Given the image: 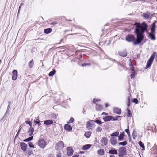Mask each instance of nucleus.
I'll list each match as a JSON object with an SVG mask.
<instances>
[{
    "instance_id": "obj_1",
    "label": "nucleus",
    "mask_w": 157,
    "mask_h": 157,
    "mask_svg": "<svg viewBox=\"0 0 157 157\" xmlns=\"http://www.w3.org/2000/svg\"><path fill=\"white\" fill-rule=\"evenodd\" d=\"M135 26L136 27L135 29V33L136 34V39L134 36L130 34L126 36V40L128 42H133V44H139L143 40L144 37V33L147 30V25L145 23L141 25L140 23L136 22L134 24Z\"/></svg>"
},
{
    "instance_id": "obj_2",
    "label": "nucleus",
    "mask_w": 157,
    "mask_h": 157,
    "mask_svg": "<svg viewBox=\"0 0 157 157\" xmlns=\"http://www.w3.org/2000/svg\"><path fill=\"white\" fill-rule=\"evenodd\" d=\"M156 53L155 52H154L153 53L152 55L150 57L147 62V64L146 67V69L148 68L151 66L155 57V55H156Z\"/></svg>"
},
{
    "instance_id": "obj_3",
    "label": "nucleus",
    "mask_w": 157,
    "mask_h": 157,
    "mask_svg": "<svg viewBox=\"0 0 157 157\" xmlns=\"http://www.w3.org/2000/svg\"><path fill=\"white\" fill-rule=\"evenodd\" d=\"M119 157H123V156L126 155V148H119Z\"/></svg>"
},
{
    "instance_id": "obj_4",
    "label": "nucleus",
    "mask_w": 157,
    "mask_h": 157,
    "mask_svg": "<svg viewBox=\"0 0 157 157\" xmlns=\"http://www.w3.org/2000/svg\"><path fill=\"white\" fill-rule=\"evenodd\" d=\"M38 144L40 147H45L46 145V143L44 140L41 139L39 140Z\"/></svg>"
},
{
    "instance_id": "obj_5",
    "label": "nucleus",
    "mask_w": 157,
    "mask_h": 157,
    "mask_svg": "<svg viewBox=\"0 0 157 157\" xmlns=\"http://www.w3.org/2000/svg\"><path fill=\"white\" fill-rule=\"evenodd\" d=\"M67 154L68 156H71L73 153V150L72 148H67Z\"/></svg>"
},
{
    "instance_id": "obj_6",
    "label": "nucleus",
    "mask_w": 157,
    "mask_h": 157,
    "mask_svg": "<svg viewBox=\"0 0 157 157\" xmlns=\"http://www.w3.org/2000/svg\"><path fill=\"white\" fill-rule=\"evenodd\" d=\"M12 79L13 80H16L17 76V70H14L13 71Z\"/></svg>"
},
{
    "instance_id": "obj_7",
    "label": "nucleus",
    "mask_w": 157,
    "mask_h": 157,
    "mask_svg": "<svg viewBox=\"0 0 157 157\" xmlns=\"http://www.w3.org/2000/svg\"><path fill=\"white\" fill-rule=\"evenodd\" d=\"M111 144L113 145H115L117 144V140L115 137H111L110 139Z\"/></svg>"
},
{
    "instance_id": "obj_8",
    "label": "nucleus",
    "mask_w": 157,
    "mask_h": 157,
    "mask_svg": "<svg viewBox=\"0 0 157 157\" xmlns=\"http://www.w3.org/2000/svg\"><path fill=\"white\" fill-rule=\"evenodd\" d=\"M44 124L46 125H49L53 123V121L51 120H48L44 121Z\"/></svg>"
},
{
    "instance_id": "obj_9",
    "label": "nucleus",
    "mask_w": 157,
    "mask_h": 157,
    "mask_svg": "<svg viewBox=\"0 0 157 157\" xmlns=\"http://www.w3.org/2000/svg\"><path fill=\"white\" fill-rule=\"evenodd\" d=\"M64 128L66 130L69 131L71 130L72 129V127L68 124H65L64 126Z\"/></svg>"
},
{
    "instance_id": "obj_10",
    "label": "nucleus",
    "mask_w": 157,
    "mask_h": 157,
    "mask_svg": "<svg viewBox=\"0 0 157 157\" xmlns=\"http://www.w3.org/2000/svg\"><path fill=\"white\" fill-rule=\"evenodd\" d=\"M113 117L111 116H107L103 118V120L105 122H107L111 120Z\"/></svg>"
},
{
    "instance_id": "obj_11",
    "label": "nucleus",
    "mask_w": 157,
    "mask_h": 157,
    "mask_svg": "<svg viewBox=\"0 0 157 157\" xmlns=\"http://www.w3.org/2000/svg\"><path fill=\"white\" fill-rule=\"evenodd\" d=\"M113 112L114 113L118 114H120L121 112V109L117 108H113Z\"/></svg>"
},
{
    "instance_id": "obj_12",
    "label": "nucleus",
    "mask_w": 157,
    "mask_h": 157,
    "mask_svg": "<svg viewBox=\"0 0 157 157\" xmlns=\"http://www.w3.org/2000/svg\"><path fill=\"white\" fill-rule=\"evenodd\" d=\"M149 37L152 40H155V34L154 33H149Z\"/></svg>"
},
{
    "instance_id": "obj_13",
    "label": "nucleus",
    "mask_w": 157,
    "mask_h": 157,
    "mask_svg": "<svg viewBox=\"0 0 157 157\" xmlns=\"http://www.w3.org/2000/svg\"><path fill=\"white\" fill-rule=\"evenodd\" d=\"M64 146V144L62 141H60L58 142L56 145V147H63Z\"/></svg>"
},
{
    "instance_id": "obj_14",
    "label": "nucleus",
    "mask_w": 157,
    "mask_h": 157,
    "mask_svg": "<svg viewBox=\"0 0 157 157\" xmlns=\"http://www.w3.org/2000/svg\"><path fill=\"white\" fill-rule=\"evenodd\" d=\"M33 128L32 127H30L29 128V130L28 132V134L29 136H30L33 134Z\"/></svg>"
},
{
    "instance_id": "obj_15",
    "label": "nucleus",
    "mask_w": 157,
    "mask_h": 157,
    "mask_svg": "<svg viewBox=\"0 0 157 157\" xmlns=\"http://www.w3.org/2000/svg\"><path fill=\"white\" fill-rule=\"evenodd\" d=\"M101 142L102 144L106 145L108 143V140L106 138H104L101 139Z\"/></svg>"
},
{
    "instance_id": "obj_16",
    "label": "nucleus",
    "mask_w": 157,
    "mask_h": 157,
    "mask_svg": "<svg viewBox=\"0 0 157 157\" xmlns=\"http://www.w3.org/2000/svg\"><path fill=\"white\" fill-rule=\"evenodd\" d=\"M26 154L28 156H29L32 153V150L31 149V148H27V151L26 152Z\"/></svg>"
},
{
    "instance_id": "obj_17",
    "label": "nucleus",
    "mask_w": 157,
    "mask_h": 157,
    "mask_svg": "<svg viewBox=\"0 0 157 157\" xmlns=\"http://www.w3.org/2000/svg\"><path fill=\"white\" fill-rule=\"evenodd\" d=\"M124 136V133L123 132L121 133L118 137V140L120 141H122L123 140Z\"/></svg>"
},
{
    "instance_id": "obj_18",
    "label": "nucleus",
    "mask_w": 157,
    "mask_h": 157,
    "mask_svg": "<svg viewBox=\"0 0 157 157\" xmlns=\"http://www.w3.org/2000/svg\"><path fill=\"white\" fill-rule=\"evenodd\" d=\"M97 153L100 155H103L104 154V151L103 149H100L97 151Z\"/></svg>"
},
{
    "instance_id": "obj_19",
    "label": "nucleus",
    "mask_w": 157,
    "mask_h": 157,
    "mask_svg": "<svg viewBox=\"0 0 157 157\" xmlns=\"http://www.w3.org/2000/svg\"><path fill=\"white\" fill-rule=\"evenodd\" d=\"M119 54L120 56L123 57H125L127 54L126 52L125 51L120 52Z\"/></svg>"
},
{
    "instance_id": "obj_20",
    "label": "nucleus",
    "mask_w": 157,
    "mask_h": 157,
    "mask_svg": "<svg viewBox=\"0 0 157 157\" xmlns=\"http://www.w3.org/2000/svg\"><path fill=\"white\" fill-rule=\"evenodd\" d=\"M119 135V132L118 131L116 132L110 134L111 137H117Z\"/></svg>"
},
{
    "instance_id": "obj_21",
    "label": "nucleus",
    "mask_w": 157,
    "mask_h": 157,
    "mask_svg": "<svg viewBox=\"0 0 157 157\" xmlns=\"http://www.w3.org/2000/svg\"><path fill=\"white\" fill-rule=\"evenodd\" d=\"M52 31V29L50 28H47L44 30V32L46 34L50 33Z\"/></svg>"
},
{
    "instance_id": "obj_22",
    "label": "nucleus",
    "mask_w": 157,
    "mask_h": 157,
    "mask_svg": "<svg viewBox=\"0 0 157 157\" xmlns=\"http://www.w3.org/2000/svg\"><path fill=\"white\" fill-rule=\"evenodd\" d=\"M127 110L128 113L127 116L128 117H131L132 116V113L130 110L129 109L127 108Z\"/></svg>"
},
{
    "instance_id": "obj_23",
    "label": "nucleus",
    "mask_w": 157,
    "mask_h": 157,
    "mask_svg": "<svg viewBox=\"0 0 157 157\" xmlns=\"http://www.w3.org/2000/svg\"><path fill=\"white\" fill-rule=\"evenodd\" d=\"M33 64L34 62L33 59L29 63V66L30 68L33 67Z\"/></svg>"
},
{
    "instance_id": "obj_24",
    "label": "nucleus",
    "mask_w": 157,
    "mask_h": 157,
    "mask_svg": "<svg viewBox=\"0 0 157 157\" xmlns=\"http://www.w3.org/2000/svg\"><path fill=\"white\" fill-rule=\"evenodd\" d=\"M109 152L110 154H117V151L116 150L113 149L109 150Z\"/></svg>"
},
{
    "instance_id": "obj_25",
    "label": "nucleus",
    "mask_w": 157,
    "mask_h": 157,
    "mask_svg": "<svg viewBox=\"0 0 157 157\" xmlns=\"http://www.w3.org/2000/svg\"><path fill=\"white\" fill-rule=\"evenodd\" d=\"M91 134V132H86L85 133L84 135L86 138H88L90 136Z\"/></svg>"
},
{
    "instance_id": "obj_26",
    "label": "nucleus",
    "mask_w": 157,
    "mask_h": 157,
    "mask_svg": "<svg viewBox=\"0 0 157 157\" xmlns=\"http://www.w3.org/2000/svg\"><path fill=\"white\" fill-rule=\"evenodd\" d=\"M127 144V141H124L123 142H120L118 143V146L120 145H122V146H125Z\"/></svg>"
},
{
    "instance_id": "obj_27",
    "label": "nucleus",
    "mask_w": 157,
    "mask_h": 157,
    "mask_svg": "<svg viewBox=\"0 0 157 157\" xmlns=\"http://www.w3.org/2000/svg\"><path fill=\"white\" fill-rule=\"evenodd\" d=\"M92 124H91V123L89 122L88 121L87 122V124H86V127L88 129H91V127Z\"/></svg>"
},
{
    "instance_id": "obj_28",
    "label": "nucleus",
    "mask_w": 157,
    "mask_h": 157,
    "mask_svg": "<svg viewBox=\"0 0 157 157\" xmlns=\"http://www.w3.org/2000/svg\"><path fill=\"white\" fill-rule=\"evenodd\" d=\"M56 72L55 70H53L52 71H51L48 74V75L50 76H53Z\"/></svg>"
},
{
    "instance_id": "obj_29",
    "label": "nucleus",
    "mask_w": 157,
    "mask_h": 157,
    "mask_svg": "<svg viewBox=\"0 0 157 157\" xmlns=\"http://www.w3.org/2000/svg\"><path fill=\"white\" fill-rule=\"evenodd\" d=\"M21 147H27V144L23 142H21L20 144Z\"/></svg>"
},
{
    "instance_id": "obj_30",
    "label": "nucleus",
    "mask_w": 157,
    "mask_h": 157,
    "mask_svg": "<svg viewBox=\"0 0 157 157\" xmlns=\"http://www.w3.org/2000/svg\"><path fill=\"white\" fill-rule=\"evenodd\" d=\"M97 105L96 106V108L98 110H100L102 108V106L100 105H98L96 104Z\"/></svg>"
},
{
    "instance_id": "obj_31",
    "label": "nucleus",
    "mask_w": 157,
    "mask_h": 157,
    "mask_svg": "<svg viewBox=\"0 0 157 157\" xmlns=\"http://www.w3.org/2000/svg\"><path fill=\"white\" fill-rule=\"evenodd\" d=\"M143 16L144 18L147 19L149 18V15L148 14L145 13L143 14Z\"/></svg>"
},
{
    "instance_id": "obj_32",
    "label": "nucleus",
    "mask_w": 157,
    "mask_h": 157,
    "mask_svg": "<svg viewBox=\"0 0 157 157\" xmlns=\"http://www.w3.org/2000/svg\"><path fill=\"white\" fill-rule=\"evenodd\" d=\"M10 106V104H9V105H8L5 114H4V116H6V113H7L9 112Z\"/></svg>"
},
{
    "instance_id": "obj_33",
    "label": "nucleus",
    "mask_w": 157,
    "mask_h": 157,
    "mask_svg": "<svg viewBox=\"0 0 157 157\" xmlns=\"http://www.w3.org/2000/svg\"><path fill=\"white\" fill-rule=\"evenodd\" d=\"M95 122L98 124H102V122L101 121L97 119L96 120L94 121Z\"/></svg>"
},
{
    "instance_id": "obj_34",
    "label": "nucleus",
    "mask_w": 157,
    "mask_h": 157,
    "mask_svg": "<svg viewBox=\"0 0 157 157\" xmlns=\"http://www.w3.org/2000/svg\"><path fill=\"white\" fill-rule=\"evenodd\" d=\"M102 128L100 127H98L96 128V131L98 132H101L102 130Z\"/></svg>"
},
{
    "instance_id": "obj_35",
    "label": "nucleus",
    "mask_w": 157,
    "mask_h": 157,
    "mask_svg": "<svg viewBox=\"0 0 157 157\" xmlns=\"http://www.w3.org/2000/svg\"><path fill=\"white\" fill-rule=\"evenodd\" d=\"M155 28L154 27H151V32L150 33H154L155 32Z\"/></svg>"
},
{
    "instance_id": "obj_36",
    "label": "nucleus",
    "mask_w": 157,
    "mask_h": 157,
    "mask_svg": "<svg viewBox=\"0 0 157 157\" xmlns=\"http://www.w3.org/2000/svg\"><path fill=\"white\" fill-rule=\"evenodd\" d=\"M138 144L141 147H144V145L143 144V143L141 141L139 142Z\"/></svg>"
},
{
    "instance_id": "obj_37",
    "label": "nucleus",
    "mask_w": 157,
    "mask_h": 157,
    "mask_svg": "<svg viewBox=\"0 0 157 157\" xmlns=\"http://www.w3.org/2000/svg\"><path fill=\"white\" fill-rule=\"evenodd\" d=\"M136 72H133L131 75V78H134L135 75H136Z\"/></svg>"
},
{
    "instance_id": "obj_38",
    "label": "nucleus",
    "mask_w": 157,
    "mask_h": 157,
    "mask_svg": "<svg viewBox=\"0 0 157 157\" xmlns=\"http://www.w3.org/2000/svg\"><path fill=\"white\" fill-rule=\"evenodd\" d=\"M130 100L129 97H128V99L127 100V106L129 107L130 105Z\"/></svg>"
},
{
    "instance_id": "obj_39",
    "label": "nucleus",
    "mask_w": 157,
    "mask_h": 157,
    "mask_svg": "<svg viewBox=\"0 0 157 157\" xmlns=\"http://www.w3.org/2000/svg\"><path fill=\"white\" fill-rule=\"evenodd\" d=\"M74 121V119L72 117H71L69 120V122H67V123H72Z\"/></svg>"
},
{
    "instance_id": "obj_40",
    "label": "nucleus",
    "mask_w": 157,
    "mask_h": 157,
    "mask_svg": "<svg viewBox=\"0 0 157 157\" xmlns=\"http://www.w3.org/2000/svg\"><path fill=\"white\" fill-rule=\"evenodd\" d=\"M28 143L29 147H34V146L31 142H29Z\"/></svg>"
},
{
    "instance_id": "obj_41",
    "label": "nucleus",
    "mask_w": 157,
    "mask_h": 157,
    "mask_svg": "<svg viewBox=\"0 0 157 157\" xmlns=\"http://www.w3.org/2000/svg\"><path fill=\"white\" fill-rule=\"evenodd\" d=\"M133 102L137 104L138 103V100L136 98H134L133 100Z\"/></svg>"
},
{
    "instance_id": "obj_42",
    "label": "nucleus",
    "mask_w": 157,
    "mask_h": 157,
    "mask_svg": "<svg viewBox=\"0 0 157 157\" xmlns=\"http://www.w3.org/2000/svg\"><path fill=\"white\" fill-rule=\"evenodd\" d=\"M34 123H36L35 125H36V124H37L39 126L41 125V124L40 123V122L39 121H35Z\"/></svg>"
},
{
    "instance_id": "obj_43",
    "label": "nucleus",
    "mask_w": 157,
    "mask_h": 157,
    "mask_svg": "<svg viewBox=\"0 0 157 157\" xmlns=\"http://www.w3.org/2000/svg\"><path fill=\"white\" fill-rule=\"evenodd\" d=\"M25 123L26 124H28L30 126V127H32V123L30 121H26Z\"/></svg>"
},
{
    "instance_id": "obj_44",
    "label": "nucleus",
    "mask_w": 157,
    "mask_h": 157,
    "mask_svg": "<svg viewBox=\"0 0 157 157\" xmlns=\"http://www.w3.org/2000/svg\"><path fill=\"white\" fill-rule=\"evenodd\" d=\"M33 138V137L31 136V137H29L26 139L27 141H29L32 140Z\"/></svg>"
},
{
    "instance_id": "obj_45",
    "label": "nucleus",
    "mask_w": 157,
    "mask_h": 157,
    "mask_svg": "<svg viewBox=\"0 0 157 157\" xmlns=\"http://www.w3.org/2000/svg\"><path fill=\"white\" fill-rule=\"evenodd\" d=\"M100 101V100L99 99H94L93 100V102L94 103H96V102L99 101Z\"/></svg>"
},
{
    "instance_id": "obj_46",
    "label": "nucleus",
    "mask_w": 157,
    "mask_h": 157,
    "mask_svg": "<svg viewBox=\"0 0 157 157\" xmlns=\"http://www.w3.org/2000/svg\"><path fill=\"white\" fill-rule=\"evenodd\" d=\"M92 146V145L91 144H86L84 145L82 147H90Z\"/></svg>"
},
{
    "instance_id": "obj_47",
    "label": "nucleus",
    "mask_w": 157,
    "mask_h": 157,
    "mask_svg": "<svg viewBox=\"0 0 157 157\" xmlns=\"http://www.w3.org/2000/svg\"><path fill=\"white\" fill-rule=\"evenodd\" d=\"M125 131L128 135H129V136L130 135L129 131V129H126L125 130Z\"/></svg>"
},
{
    "instance_id": "obj_48",
    "label": "nucleus",
    "mask_w": 157,
    "mask_h": 157,
    "mask_svg": "<svg viewBox=\"0 0 157 157\" xmlns=\"http://www.w3.org/2000/svg\"><path fill=\"white\" fill-rule=\"evenodd\" d=\"M61 153L60 152H59L57 154V157H61Z\"/></svg>"
},
{
    "instance_id": "obj_49",
    "label": "nucleus",
    "mask_w": 157,
    "mask_h": 157,
    "mask_svg": "<svg viewBox=\"0 0 157 157\" xmlns=\"http://www.w3.org/2000/svg\"><path fill=\"white\" fill-rule=\"evenodd\" d=\"M131 70L132 71H134V67L132 63H131Z\"/></svg>"
},
{
    "instance_id": "obj_50",
    "label": "nucleus",
    "mask_w": 157,
    "mask_h": 157,
    "mask_svg": "<svg viewBox=\"0 0 157 157\" xmlns=\"http://www.w3.org/2000/svg\"><path fill=\"white\" fill-rule=\"evenodd\" d=\"M90 65V63H84L82 64V66H86L87 65Z\"/></svg>"
},
{
    "instance_id": "obj_51",
    "label": "nucleus",
    "mask_w": 157,
    "mask_h": 157,
    "mask_svg": "<svg viewBox=\"0 0 157 157\" xmlns=\"http://www.w3.org/2000/svg\"><path fill=\"white\" fill-rule=\"evenodd\" d=\"M22 150L23 151H24L26 152L27 151V148H21Z\"/></svg>"
},
{
    "instance_id": "obj_52",
    "label": "nucleus",
    "mask_w": 157,
    "mask_h": 157,
    "mask_svg": "<svg viewBox=\"0 0 157 157\" xmlns=\"http://www.w3.org/2000/svg\"><path fill=\"white\" fill-rule=\"evenodd\" d=\"M112 119L113 121H115L117 120V116L114 117Z\"/></svg>"
},
{
    "instance_id": "obj_53",
    "label": "nucleus",
    "mask_w": 157,
    "mask_h": 157,
    "mask_svg": "<svg viewBox=\"0 0 157 157\" xmlns=\"http://www.w3.org/2000/svg\"><path fill=\"white\" fill-rule=\"evenodd\" d=\"M79 155L78 154L76 155L73 156L72 157H78Z\"/></svg>"
},
{
    "instance_id": "obj_54",
    "label": "nucleus",
    "mask_w": 157,
    "mask_h": 157,
    "mask_svg": "<svg viewBox=\"0 0 157 157\" xmlns=\"http://www.w3.org/2000/svg\"><path fill=\"white\" fill-rule=\"evenodd\" d=\"M155 23L154 22L152 24V27H155Z\"/></svg>"
},
{
    "instance_id": "obj_55",
    "label": "nucleus",
    "mask_w": 157,
    "mask_h": 157,
    "mask_svg": "<svg viewBox=\"0 0 157 157\" xmlns=\"http://www.w3.org/2000/svg\"><path fill=\"white\" fill-rule=\"evenodd\" d=\"M108 113H105V112H103L102 113V115H103V114H105V115H108Z\"/></svg>"
},
{
    "instance_id": "obj_56",
    "label": "nucleus",
    "mask_w": 157,
    "mask_h": 157,
    "mask_svg": "<svg viewBox=\"0 0 157 157\" xmlns=\"http://www.w3.org/2000/svg\"><path fill=\"white\" fill-rule=\"evenodd\" d=\"M89 148H82V150H86Z\"/></svg>"
},
{
    "instance_id": "obj_57",
    "label": "nucleus",
    "mask_w": 157,
    "mask_h": 157,
    "mask_svg": "<svg viewBox=\"0 0 157 157\" xmlns=\"http://www.w3.org/2000/svg\"><path fill=\"white\" fill-rule=\"evenodd\" d=\"M146 144H147V146L148 147L150 146H149V145H150V144L149 143V142H147L146 143Z\"/></svg>"
},
{
    "instance_id": "obj_58",
    "label": "nucleus",
    "mask_w": 157,
    "mask_h": 157,
    "mask_svg": "<svg viewBox=\"0 0 157 157\" xmlns=\"http://www.w3.org/2000/svg\"><path fill=\"white\" fill-rule=\"evenodd\" d=\"M21 8V6H19V9H18V13H19V11H20V9Z\"/></svg>"
},
{
    "instance_id": "obj_59",
    "label": "nucleus",
    "mask_w": 157,
    "mask_h": 157,
    "mask_svg": "<svg viewBox=\"0 0 157 157\" xmlns=\"http://www.w3.org/2000/svg\"><path fill=\"white\" fill-rule=\"evenodd\" d=\"M154 150H155V151H156L155 152L156 154H157V148H155V149H154Z\"/></svg>"
},
{
    "instance_id": "obj_60",
    "label": "nucleus",
    "mask_w": 157,
    "mask_h": 157,
    "mask_svg": "<svg viewBox=\"0 0 157 157\" xmlns=\"http://www.w3.org/2000/svg\"><path fill=\"white\" fill-rule=\"evenodd\" d=\"M48 157H52V156L51 154L49 155Z\"/></svg>"
},
{
    "instance_id": "obj_61",
    "label": "nucleus",
    "mask_w": 157,
    "mask_h": 157,
    "mask_svg": "<svg viewBox=\"0 0 157 157\" xmlns=\"http://www.w3.org/2000/svg\"><path fill=\"white\" fill-rule=\"evenodd\" d=\"M80 153L81 154H83L84 153V151H80Z\"/></svg>"
},
{
    "instance_id": "obj_62",
    "label": "nucleus",
    "mask_w": 157,
    "mask_h": 157,
    "mask_svg": "<svg viewBox=\"0 0 157 157\" xmlns=\"http://www.w3.org/2000/svg\"><path fill=\"white\" fill-rule=\"evenodd\" d=\"M23 4V3H21L20 5V6H21Z\"/></svg>"
},
{
    "instance_id": "obj_63",
    "label": "nucleus",
    "mask_w": 157,
    "mask_h": 157,
    "mask_svg": "<svg viewBox=\"0 0 157 157\" xmlns=\"http://www.w3.org/2000/svg\"><path fill=\"white\" fill-rule=\"evenodd\" d=\"M105 105L106 107H107L108 106H109V105H108V104H105Z\"/></svg>"
},
{
    "instance_id": "obj_64",
    "label": "nucleus",
    "mask_w": 157,
    "mask_h": 157,
    "mask_svg": "<svg viewBox=\"0 0 157 157\" xmlns=\"http://www.w3.org/2000/svg\"><path fill=\"white\" fill-rule=\"evenodd\" d=\"M109 157H115V156L113 155H110Z\"/></svg>"
}]
</instances>
